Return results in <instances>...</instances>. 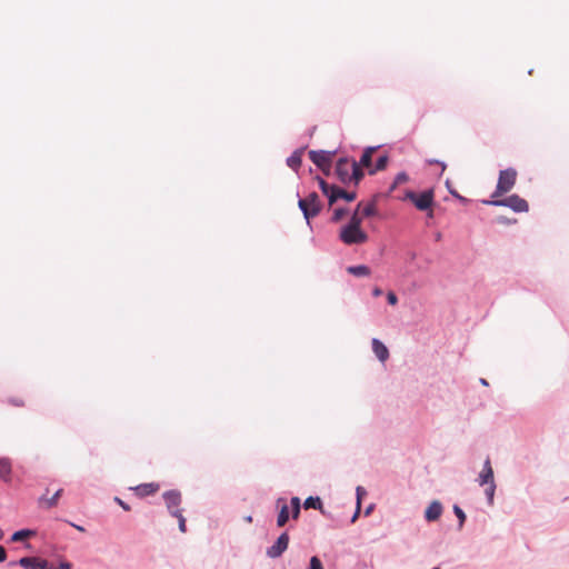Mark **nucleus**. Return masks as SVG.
<instances>
[{
	"mask_svg": "<svg viewBox=\"0 0 569 569\" xmlns=\"http://www.w3.org/2000/svg\"><path fill=\"white\" fill-rule=\"evenodd\" d=\"M362 202L357 204L355 212L352 213L350 221L343 226L339 232V239L348 246L361 244L367 242L368 234L361 229V217L359 210Z\"/></svg>",
	"mask_w": 569,
	"mask_h": 569,
	"instance_id": "1",
	"label": "nucleus"
},
{
	"mask_svg": "<svg viewBox=\"0 0 569 569\" xmlns=\"http://www.w3.org/2000/svg\"><path fill=\"white\" fill-rule=\"evenodd\" d=\"M336 173L339 180L343 183L355 181V183L358 184L363 177V172L361 168H359V164L345 158L338 160L336 164Z\"/></svg>",
	"mask_w": 569,
	"mask_h": 569,
	"instance_id": "2",
	"label": "nucleus"
},
{
	"mask_svg": "<svg viewBox=\"0 0 569 569\" xmlns=\"http://www.w3.org/2000/svg\"><path fill=\"white\" fill-rule=\"evenodd\" d=\"M298 206L308 223H310L311 218H315L321 211V201L316 192H311L305 199H299Z\"/></svg>",
	"mask_w": 569,
	"mask_h": 569,
	"instance_id": "3",
	"label": "nucleus"
},
{
	"mask_svg": "<svg viewBox=\"0 0 569 569\" xmlns=\"http://www.w3.org/2000/svg\"><path fill=\"white\" fill-rule=\"evenodd\" d=\"M517 180V171L513 168H508L501 170L499 173L496 191L493 192V197H500L507 192H509Z\"/></svg>",
	"mask_w": 569,
	"mask_h": 569,
	"instance_id": "4",
	"label": "nucleus"
},
{
	"mask_svg": "<svg viewBox=\"0 0 569 569\" xmlns=\"http://www.w3.org/2000/svg\"><path fill=\"white\" fill-rule=\"evenodd\" d=\"M487 204H492L497 207H508L512 209L515 212H527L529 210L528 202L520 198L518 194H512L505 199L492 200V201H483Z\"/></svg>",
	"mask_w": 569,
	"mask_h": 569,
	"instance_id": "5",
	"label": "nucleus"
},
{
	"mask_svg": "<svg viewBox=\"0 0 569 569\" xmlns=\"http://www.w3.org/2000/svg\"><path fill=\"white\" fill-rule=\"evenodd\" d=\"M406 198L411 200L417 209L423 211V210H428L431 207V204L433 202V191L427 190L419 194H417L412 191H409V192H407Z\"/></svg>",
	"mask_w": 569,
	"mask_h": 569,
	"instance_id": "6",
	"label": "nucleus"
},
{
	"mask_svg": "<svg viewBox=\"0 0 569 569\" xmlns=\"http://www.w3.org/2000/svg\"><path fill=\"white\" fill-rule=\"evenodd\" d=\"M309 158L325 173L329 172L330 167H331V159H332V156L330 152L322 151V150H320V151L311 150V151H309Z\"/></svg>",
	"mask_w": 569,
	"mask_h": 569,
	"instance_id": "7",
	"label": "nucleus"
},
{
	"mask_svg": "<svg viewBox=\"0 0 569 569\" xmlns=\"http://www.w3.org/2000/svg\"><path fill=\"white\" fill-rule=\"evenodd\" d=\"M288 545H289V536L287 532H282L278 537L276 542L267 549L266 555L271 559L279 558L287 550Z\"/></svg>",
	"mask_w": 569,
	"mask_h": 569,
	"instance_id": "8",
	"label": "nucleus"
},
{
	"mask_svg": "<svg viewBox=\"0 0 569 569\" xmlns=\"http://www.w3.org/2000/svg\"><path fill=\"white\" fill-rule=\"evenodd\" d=\"M14 565H19L26 569H44V566L48 565V561L37 557H23L20 558L18 561L10 562V566Z\"/></svg>",
	"mask_w": 569,
	"mask_h": 569,
	"instance_id": "9",
	"label": "nucleus"
},
{
	"mask_svg": "<svg viewBox=\"0 0 569 569\" xmlns=\"http://www.w3.org/2000/svg\"><path fill=\"white\" fill-rule=\"evenodd\" d=\"M166 506L170 512L171 516H173V512L179 509L178 507L181 503V493L177 490H168L163 492L162 495Z\"/></svg>",
	"mask_w": 569,
	"mask_h": 569,
	"instance_id": "10",
	"label": "nucleus"
},
{
	"mask_svg": "<svg viewBox=\"0 0 569 569\" xmlns=\"http://www.w3.org/2000/svg\"><path fill=\"white\" fill-rule=\"evenodd\" d=\"M478 482L480 486H485V485L495 482L493 469L491 467V462H490L489 458H487L483 462L482 470L478 477Z\"/></svg>",
	"mask_w": 569,
	"mask_h": 569,
	"instance_id": "11",
	"label": "nucleus"
},
{
	"mask_svg": "<svg viewBox=\"0 0 569 569\" xmlns=\"http://www.w3.org/2000/svg\"><path fill=\"white\" fill-rule=\"evenodd\" d=\"M356 198V192H349L336 186V188H333V193L329 194V204L332 206L338 199H343L348 202H351Z\"/></svg>",
	"mask_w": 569,
	"mask_h": 569,
	"instance_id": "12",
	"label": "nucleus"
},
{
	"mask_svg": "<svg viewBox=\"0 0 569 569\" xmlns=\"http://www.w3.org/2000/svg\"><path fill=\"white\" fill-rule=\"evenodd\" d=\"M442 505L438 500H433L425 511V518L427 521L432 522L440 518L442 513Z\"/></svg>",
	"mask_w": 569,
	"mask_h": 569,
	"instance_id": "13",
	"label": "nucleus"
},
{
	"mask_svg": "<svg viewBox=\"0 0 569 569\" xmlns=\"http://www.w3.org/2000/svg\"><path fill=\"white\" fill-rule=\"evenodd\" d=\"M280 502H284V500L282 498H279L278 503H280ZM288 520H289V508L286 503H282L280 511L278 513V517H277V526L283 527L288 522Z\"/></svg>",
	"mask_w": 569,
	"mask_h": 569,
	"instance_id": "14",
	"label": "nucleus"
},
{
	"mask_svg": "<svg viewBox=\"0 0 569 569\" xmlns=\"http://www.w3.org/2000/svg\"><path fill=\"white\" fill-rule=\"evenodd\" d=\"M361 220L367 217H372L377 214V206L375 201L368 202L366 204L362 203L359 210Z\"/></svg>",
	"mask_w": 569,
	"mask_h": 569,
	"instance_id": "15",
	"label": "nucleus"
},
{
	"mask_svg": "<svg viewBox=\"0 0 569 569\" xmlns=\"http://www.w3.org/2000/svg\"><path fill=\"white\" fill-rule=\"evenodd\" d=\"M348 273L353 274L356 277H368L370 274L369 267L365 264L359 266H350L347 268Z\"/></svg>",
	"mask_w": 569,
	"mask_h": 569,
	"instance_id": "16",
	"label": "nucleus"
},
{
	"mask_svg": "<svg viewBox=\"0 0 569 569\" xmlns=\"http://www.w3.org/2000/svg\"><path fill=\"white\" fill-rule=\"evenodd\" d=\"M303 507L306 509L312 508V509L320 510L325 515V511L322 509V501L319 497H308L303 502Z\"/></svg>",
	"mask_w": 569,
	"mask_h": 569,
	"instance_id": "17",
	"label": "nucleus"
},
{
	"mask_svg": "<svg viewBox=\"0 0 569 569\" xmlns=\"http://www.w3.org/2000/svg\"><path fill=\"white\" fill-rule=\"evenodd\" d=\"M376 151V148L373 147H370V148H367L361 158H360V161H359V167L362 166V167H366V168H370L371 166V160H372V154L373 152Z\"/></svg>",
	"mask_w": 569,
	"mask_h": 569,
	"instance_id": "18",
	"label": "nucleus"
},
{
	"mask_svg": "<svg viewBox=\"0 0 569 569\" xmlns=\"http://www.w3.org/2000/svg\"><path fill=\"white\" fill-rule=\"evenodd\" d=\"M11 473V463L6 458H0V478L3 480H9Z\"/></svg>",
	"mask_w": 569,
	"mask_h": 569,
	"instance_id": "19",
	"label": "nucleus"
},
{
	"mask_svg": "<svg viewBox=\"0 0 569 569\" xmlns=\"http://www.w3.org/2000/svg\"><path fill=\"white\" fill-rule=\"evenodd\" d=\"M301 154L302 151H295L288 159L287 164L292 168L293 170H297L301 166Z\"/></svg>",
	"mask_w": 569,
	"mask_h": 569,
	"instance_id": "20",
	"label": "nucleus"
},
{
	"mask_svg": "<svg viewBox=\"0 0 569 569\" xmlns=\"http://www.w3.org/2000/svg\"><path fill=\"white\" fill-rule=\"evenodd\" d=\"M34 535V531L33 530H30V529H22V530H19V531H16L12 536H11V541L13 542H18V541H21L23 539H27L31 536Z\"/></svg>",
	"mask_w": 569,
	"mask_h": 569,
	"instance_id": "21",
	"label": "nucleus"
},
{
	"mask_svg": "<svg viewBox=\"0 0 569 569\" xmlns=\"http://www.w3.org/2000/svg\"><path fill=\"white\" fill-rule=\"evenodd\" d=\"M372 350L376 356H388L387 347L378 339L372 340Z\"/></svg>",
	"mask_w": 569,
	"mask_h": 569,
	"instance_id": "22",
	"label": "nucleus"
},
{
	"mask_svg": "<svg viewBox=\"0 0 569 569\" xmlns=\"http://www.w3.org/2000/svg\"><path fill=\"white\" fill-rule=\"evenodd\" d=\"M487 488L485 489L487 502L489 506L493 505L495 499V491H496V482L486 485Z\"/></svg>",
	"mask_w": 569,
	"mask_h": 569,
	"instance_id": "23",
	"label": "nucleus"
},
{
	"mask_svg": "<svg viewBox=\"0 0 569 569\" xmlns=\"http://www.w3.org/2000/svg\"><path fill=\"white\" fill-rule=\"evenodd\" d=\"M387 163H388V157L381 156L378 158L375 169H371L369 172L372 174L377 171L383 170L387 167Z\"/></svg>",
	"mask_w": 569,
	"mask_h": 569,
	"instance_id": "24",
	"label": "nucleus"
},
{
	"mask_svg": "<svg viewBox=\"0 0 569 569\" xmlns=\"http://www.w3.org/2000/svg\"><path fill=\"white\" fill-rule=\"evenodd\" d=\"M452 509L459 520V529H461L466 521V513L458 505H455Z\"/></svg>",
	"mask_w": 569,
	"mask_h": 569,
	"instance_id": "25",
	"label": "nucleus"
},
{
	"mask_svg": "<svg viewBox=\"0 0 569 569\" xmlns=\"http://www.w3.org/2000/svg\"><path fill=\"white\" fill-rule=\"evenodd\" d=\"M172 517H176L178 519V522H179V530L181 532H186L187 528H186V518L182 516V510L181 509H177L174 512H173V516Z\"/></svg>",
	"mask_w": 569,
	"mask_h": 569,
	"instance_id": "26",
	"label": "nucleus"
},
{
	"mask_svg": "<svg viewBox=\"0 0 569 569\" xmlns=\"http://www.w3.org/2000/svg\"><path fill=\"white\" fill-rule=\"evenodd\" d=\"M318 182L321 191L329 198V194L333 193V188H336V186L328 184L322 178H318Z\"/></svg>",
	"mask_w": 569,
	"mask_h": 569,
	"instance_id": "27",
	"label": "nucleus"
},
{
	"mask_svg": "<svg viewBox=\"0 0 569 569\" xmlns=\"http://www.w3.org/2000/svg\"><path fill=\"white\" fill-rule=\"evenodd\" d=\"M61 493H62V489H59L58 491H56V493L51 498H48V499L41 498V501L46 502L47 508H51L57 505V501H58L59 497L61 496Z\"/></svg>",
	"mask_w": 569,
	"mask_h": 569,
	"instance_id": "28",
	"label": "nucleus"
},
{
	"mask_svg": "<svg viewBox=\"0 0 569 569\" xmlns=\"http://www.w3.org/2000/svg\"><path fill=\"white\" fill-rule=\"evenodd\" d=\"M157 489H158V486L154 483H144V485L137 487V490H142L143 495H151L154 491H157Z\"/></svg>",
	"mask_w": 569,
	"mask_h": 569,
	"instance_id": "29",
	"label": "nucleus"
},
{
	"mask_svg": "<svg viewBox=\"0 0 569 569\" xmlns=\"http://www.w3.org/2000/svg\"><path fill=\"white\" fill-rule=\"evenodd\" d=\"M346 213H347L346 209H343V208H336L333 210L331 221L332 222H339L345 217Z\"/></svg>",
	"mask_w": 569,
	"mask_h": 569,
	"instance_id": "30",
	"label": "nucleus"
},
{
	"mask_svg": "<svg viewBox=\"0 0 569 569\" xmlns=\"http://www.w3.org/2000/svg\"><path fill=\"white\" fill-rule=\"evenodd\" d=\"M309 569H323L322 562L316 556L311 557Z\"/></svg>",
	"mask_w": 569,
	"mask_h": 569,
	"instance_id": "31",
	"label": "nucleus"
},
{
	"mask_svg": "<svg viewBox=\"0 0 569 569\" xmlns=\"http://www.w3.org/2000/svg\"><path fill=\"white\" fill-rule=\"evenodd\" d=\"M356 495H357V503H361L362 497L367 495V491L363 487L358 486L356 488Z\"/></svg>",
	"mask_w": 569,
	"mask_h": 569,
	"instance_id": "32",
	"label": "nucleus"
},
{
	"mask_svg": "<svg viewBox=\"0 0 569 569\" xmlns=\"http://www.w3.org/2000/svg\"><path fill=\"white\" fill-rule=\"evenodd\" d=\"M387 300L391 306H396L398 303V298L395 292L389 291L387 295Z\"/></svg>",
	"mask_w": 569,
	"mask_h": 569,
	"instance_id": "33",
	"label": "nucleus"
},
{
	"mask_svg": "<svg viewBox=\"0 0 569 569\" xmlns=\"http://www.w3.org/2000/svg\"><path fill=\"white\" fill-rule=\"evenodd\" d=\"M8 401H9V403H11L12 406H16V407H23L24 406L23 400L19 399V398H10Z\"/></svg>",
	"mask_w": 569,
	"mask_h": 569,
	"instance_id": "34",
	"label": "nucleus"
},
{
	"mask_svg": "<svg viewBox=\"0 0 569 569\" xmlns=\"http://www.w3.org/2000/svg\"><path fill=\"white\" fill-rule=\"evenodd\" d=\"M114 501L126 511H129L130 510V507L128 503H126L124 501H122L120 498L116 497L114 498Z\"/></svg>",
	"mask_w": 569,
	"mask_h": 569,
	"instance_id": "35",
	"label": "nucleus"
},
{
	"mask_svg": "<svg viewBox=\"0 0 569 569\" xmlns=\"http://www.w3.org/2000/svg\"><path fill=\"white\" fill-rule=\"evenodd\" d=\"M360 509H361V505L359 502V503H357L356 511H355L353 516L351 517V522H356V520L358 519V517L360 515Z\"/></svg>",
	"mask_w": 569,
	"mask_h": 569,
	"instance_id": "36",
	"label": "nucleus"
},
{
	"mask_svg": "<svg viewBox=\"0 0 569 569\" xmlns=\"http://www.w3.org/2000/svg\"><path fill=\"white\" fill-rule=\"evenodd\" d=\"M291 508H301L300 506V499L298 497H292L291 498Z\"/></svg>",
	"mask_w": 569,
	"mask_h": 569,
	"instance_id": "37",
	"label": "nucleus"
},
{
	"mask_svg": "<svg viewBox=\"0 0 569 569\" xmlns=\"http://www.w3.org/2000/svg\"><path fill=\"white\" fill-rule=\"evenodd\" d=\"M60 569H72V565L69 561H61L59 565Z\"/></svg>",
	"mask_w": 569,
	"mask_h": 569,
	"instance_id": "38",
	"label": "nucleus"
},
{
	"mask_svg": "<svg viewBox=\"0 0 569 569\" xmlns=\"http://www.w3.org/2000/svg\"><path fill=\"white\" fill-rule=\"evenodd\" d=\"M7 558V552H6V549L0 546V562H3Z\"/></svg>",
	"mask_w": 569,
	"mask_h": 569,
	"instance_id": "39",
	"label": "nucleus"
},
{
	"mask_svg": "<svg viewBox=\"0 0 569 569\" xmlns=\"http://www.w3.org/2000/svg\"><path fill=\"white\" fill-rule=\"evenodd\" d=\"M300 509H301V508H293V509H292V511H291V517H292V519H298V518H299Z\"/></svg>",
	"mask_w": 569,
	"mask_h": 569,
	"instance_id": "40",
	"label": "nucleus"
},
{
	"mask_svg": "<svg viewBox=\"0 0 569 569\" xmlns=\"http://www.w3.org/2000/svg\"><path fill=\"white\" fill-rule=\"evenodd\" d=\"M406 180H407V176L405 173H399L397 176L396 182L399 183V182H403Z\"/></svg>",
	"mask_w": 569,
	"mask_h": 569,
	"instance_id": "41",
	"label": "nucleus"
},
{
	"mask_svg": "<svg viewBox=\"0 0 569 569\" xmlns=\"http://www.w3.org/2000/svg\"><path fill=\"white\" fill-rule=\"evenodd\" d=\"M372 295H373L375 297H379V296H381V295H382V290H381L379 287H376V288H373V290H372Z\"/></svg>",
	"mask_w": 569,
	"mask_h": 569,
	"instance_id": "42",
	"label": "nucleus"
},
{
	"mask_svg": "<svg viewBox=\"0 0 569 569\" xmlns=\"http://www.w3.org/2000/svg\"><path fill=\"white\" fill-rule=\"evenodd\" d=\"M479 382H480L482 386H485V387H488V386H489L488 381H487L485 378H480V379H479Z\"/></svg>",
	"mask_w": 569,
	"mask_h": 569,
	"instance_id": "43",
	"label": "nucleus"
},
{
	"mask_svg": "<svg viewBox=\"0 0 569 569\" xmlns=\"http://www.w3.org/2000/svg\"><path fill=\"white\" fill-rule=\"evenodd\" d=\"M372 510V506L368 507L365 511V515L368 516Z\"/></svg>",
	"mask_w": 569,
	"mask_h": 569,
	"instance_id": "44",
	"label": "nucleus"
},
{
	"mask_svg": "<svg viewBox=\"0 0 569 569\" xmlns=\"http://www.w3.org/2000/svg\"><path fill=\"white\" fill-rule=\"evenodd\" d=\"M77 530L84 531V528L81 526L72 525Z\"/></svg>",
	"mask_w": 569,
	"mask_h": 569,
	"instance_id": "45",
	"label": "nucleus"
},
{
	"mask_svg": "<svg viewBox=\"0 0 569 569\" xmlns=\"http://www.w3.org/2000/svg\"><path fill=\"white\" fill-rule=\"evenodd\" d=\"M379 359H380V361H381V365H382V366H385V361H386L388 358L381 357V358H379Z\"/></svg>",
	"mask_w": 569,
	"mask_h": 569,
	"instance_id": "46",
	"label": "nucleus"
},
{
	"mask_svg": "<svg viewBox=\"0 0 569 569\" xmlns=\"http://www.w3.org/2000/svg\"><path fill=\"white\" fill-rule=\"evenodd\" d=\"M244 519H246V521H248V522H251V521H252V517H251V516H247Z\"/></svg>",
	"mask_w": 569,
	"mask_h": 569,
	"instance_id": "47",
	"label": "nucleus"
},
{
	"mask_svg": "<svg viewBox=\"0 0 569 569\" xmlns=\"http://www.w3.org/2000/svg\"><path fill=\"white\" fill-rule=\"evenodd\" d=\"M436 163H438V161H436ZM439 164L441 166L442 170H445V169H446V164H445V163H442V162L440 163V162H439Z\"/></svg>",
	"mask_w": 569,
	"mask_h": 569,
	"instance_id": "48",
	"label": "nucleus"
},
{
	"mask_svg": "<svg viewBox=\"0 0 569 569\" xmlns=\"http://www.w3.org/2000/svg\"><path fill=\"white\" fill-rule=\"evenodd\" d=\"M3 537V531L0 529V540L2 539Z\"/></svg>",
	"mask_w": 569,
	"mask_h": 569,
	"instance_id": "49",
	"label": "nucleus"
},
{
	"mask_svg": "<svg viewBox=\"0 0 569 569\" xmlns=\"http://www.w3.org/2000/svg\"><path fill=\"white\" fill-rule=\"evenodd\" d=\"M44 569H60V568H49L47 565V566H44Z\"/></svg>",
	"mask_w": 569,
	"mask_h": 569,
	"instance_id": "50",
	"label": "nucleus"
},
{
	"mask_svg": "<svg viewBox=\"0 0 569 569\" xmlns=\"http://www.w3.org/2000/svg\"><path fill=\"white\" fill-rule=\"evenodd\" d=\"M432 569H440V568H439V567H435V568H432Z\"/></svg>",
	"mask_w": 569,
	"mask_h": 569,
	"instance_id": "51",
	"label": "nucleus"
}]
</instances>
